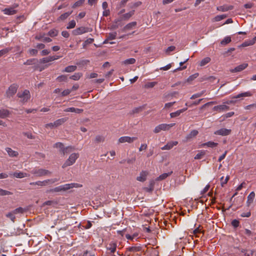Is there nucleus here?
Segmentation results:
<instances>
[{"mask_svg":"<svg viewBox=\"0 0 256 256\" xmlns=\"http://www.w3.org/2000/svg\"><path fill=\"white\" fill-rule=\"evenodd\" d=\"M79 158V154L74 152L70 154L68 158L64 162L62 165V168H65L68 166L73 165Z\"/></svg>","mask_w":256,"mask_h":256,"instance_id":"nucleus-1","label":"nucleus"},{"mask_svg":"<svg viewBox=\"0 0 256 256\" xmlns=\"http://www.w3.org/2000/svg\"><path fill=\"white\" fill-rule=\"evenodd\" d=\"M17 96L20 98V102L22 103L27 102L30 98V91L28 90H25L22 92H19L17 94Z\"/></svg>","mask_w":256,"mask_h":256,"instance_id":"nucleus-2","label":"nucleus"},{"mask_svg":"<svg viewBox=\"0 0 256 256\" xmlns=\"http://www.w3.org/2000/svg\"><path fill=\"white\" fill-rule=\"evenodd\" d=\"M31 173L38 177L50 175L51 174V172L50 171L44 168L34 169L32 170Z\"/></svg>","mask_w":256,"mask_h":256,"instance_id":"nucleus-3","label":"nucleus"},{"mask_svg":"<svg viewBox=\"0 0 256 256\" xmlns=\"http://www.w3.org/2000/svg\"><path fill=\"white\" fill-rule=\"evenodd\" d=\"M175 124L174 123L170 124H162L156 126L154 130V133H158L161 130H168L170 128L172 127Z\"/></svg>","mask_w":256,"mask_h":256,"instance_id":"nucleus-4","label":"nucleus"},{"mask_svg":"<svg viewBox=\"0 0 256 256\" xmlns=\"http://www.w3.org/2000/svg\"><path fill=\"white\" fill-rule=\"evenodd\" d=\"M18 88V86L16 84H12L10 86L6 92V94L8 97H12L16 92Z\"/></svg>","mask_w":256,"mask_h":256,"instance_id":"nucleus-5","label":"nucleus"},{"mask_svg":"<svg viewBox=\"0 0 256 256\" xmlns=\"http://www.w3.org/2000/svg\"><path fill=\"white\" fill-rule=\"evenodd\" d=\"M88 32V28L81 26L73 30L72 31V34L74 36H78L87 32Z\"/></svg>","mask_w":256,"mask_h":256,"instance_id":"nucleus-6","label":"nucleus"},{"mask_svg":"<svg viewBox=\"0 0 256 256\" xmlns=\"http://www.w3.org/2000/svg\"><path fill=\"white\" fill-rule=\"evenodd\" d=\"M63 192L66 191L74 188H80L82 185L77 183L66 184L62 185Z\"/></svg>","mask_w":256,"mask_h":256,"instance_id":"nucleus-7","label":"nucleus"},{"mask_svg":"<svg viewBox=\"0 0 256 256\" xmlns=\"http://www.w3.org/2000/svg\"><path fill=\"white\" fill-rule=\"evenodd\" d=\"M63 192L66 191L74 188H80L82 185L77 183L66 184L62 185Z\"/></svg>","mask_w":256,"mask_h":256,"instance_id":"nucleus-8","label":"nucleus"},{"mask_svg":"<svg viewBox=\"0 0 256 256\" xmlns=\"http://www.w3.org/2000/svg\"><path fill=\"white\" fill-rule=\"evenodd\" d=\"M18 6V4H14L12 7L6 8L3 10L4 14L7 15H13L17 12V10L14 8Z\"/></svg>","mask_w":256,"mask_h":256,"instance_id":"nucleus-9","label":"nucleus"},{"mask_svg":"<svg viewBox=\"0 0 256 256\" xmlns=\"http://www.w3.org/2000/svg\"><path fill=\"white\" fill-rule=\"evenodd\" d=\"M231 132V130L226 129L225 128H222L220 130H217L214 132L215 134L220 135L223 136H228L230 134Z\"/></svg>","mask_w":256,"mask_h":256,"instance_id":"nucleus-10","label":"nucleus"},{"mask_svg":"<svg viewBox=\"0 0 256 256\" xmlns=\"http://www.w3.org/2000/svg\"><path fill=\"white\" fill-rule=\"evenodd\" d=\"M118 15V17L116 20V22L118 24H120L123 21L128 20V13Z\"/></svg>","mask_w":256,"mask_h":256,"instance_id":"nucleus-11","label":"nucleus"},{"mask_svg":"<svg viewBox=\"0 0 256 256\" xmlns=\"http://www.w3.org/2000/svg\"><path fill=\"white\" fill-rule=\"evenodd\" d=\"M248 64L244 63L236 66L234 68L231 70L230 72H240L244 70L248 67Z\"/></svg>","mask_w":256,"mask_h":256,"instance_id":"nucleus-12","label":"nucleus"},{"mask_svg":"<svg viewBox=\"0 0 256 256\" xmlns=\"http://www.w3.org/2000/svg\"><path fill=\"white\" fill-rule=\"evenodd\" d=\"M228 106L224 104L219 106H214L212 108V110L214 111H225L229 110Z\"/></svg>","mask_w":256,"mask_h":256,"instance_id":"nucleus-13","label":"nucleus"},{"mask_svg":"<svg viewBox=\"0 0 256 256\" xmlns=\"http://www.w3.org/2000/svg\"><path fill=\"white\" fill-rule=\"evenodd\" d=\"M178 142L177 141H172L167 143L164 146L162 147V150H169L173 148V146L177 145Z\"/></svg>","mask_w":256,"mask_h":256,"instance_id":"nucleus-14","label":"nucleus"},{"mask_svg":"<svg viewBox=\"0 0 256 256\" xmlns=\"http://www.w3.org/2000/svg\"><path fill=\"white\" fill-rule=\"evenodd\" d=\"M148 174V172L146 171L142 170L140 174V176H138L136 180L140 182H144L146 179V176Z\"/></svg>","mask_w":256,"mask_h":256,"instance_id":"nucleus-15","label":"nucleus"},{"mask_svg":"<svg viewBox=\"0 0 256 256\" xmlns=\"http://www.w3.org/2000/svg\"><path fill=\"white\" fill-rule=\"evenodd\" d=\"M59 180V179L58 178H52V179H48L46 180L43 181H41L42 182V186H47L48 184H52L54 182H58Z\"/></svg>","mask_w":256,"mask_h":256,"instance_id":"nucleus-16","label":"nucleus"},{"mask_svg":"<svg viewBox=\"0 0 256 256\" xmlns=\"http://www.w3.org/2000/svg\"><path fill=\"white\" fill-rule=\"evenodd\" d=\"M234 8V6H228V5H224L217 7V10L219 11L222 12H226L229 10H232Z\"/></svg>","mask_w":256,"mask_h":256,"instance_id":"nucleus-17","label":"nucleus"},{"mask_svg":"<svg viewBox=\"0 0 256 256\" xmlns=\"http://www.w3.org/2000/svg\"><path fill=\"white\" fill-rule=\"evenodd\" d=\"M255 198V193L254 192H252L247 198L246 204L248 206L252 203Z\"/></svg>","mask_w":256,"mask_h":256,"instance_id":"nucleus-18","label":"nucleus"},{"mask_svg":"<svg viewBox=\"0 0 256 256\" xmlns=\"http://www.w3.org/2000/svg\"><path fill=\"white\" fill-rule=\"evenodd\" d=\"M35 38L38 40H41L44 42H52V39L48 37H44V36L39 35L36 36L35 37Z\"/></svg>","mask_w":256,"mask_h":256,"instance_id":"nucleus-19","label":"nucleus"},{"mask_svg":"<svg viewBox=\"0 0 256 256\" xmlns=\"http://www.w3.org/2000/svg\"><path fill=\"white\" fill-rule=\"evenodd\" d=\"M6 150L10 157H16L18 155V152L12 150L11 148H6Z\"/></svg>","mask_w":256,"mask_h":256,"instance_id":"nucleus-20","label":"nucleus"},{"mask_svg":"<svg viewBox=\"0 0 256 256\" xmlns=\"http://www.w3.org/2000/svg\"><path fill=\"white\" fill-rule=\"evenodd\" d=\"M53 147L58 149L60 152L62 154L64 148V144L60 142H58L54 144Z\"/></svg>","mask_w":256,"mask_h":256,"instance_id":"nucleus-21","label":"nucleus"},{"mask_svg":"<svg viewBox=\"0 0 256 256\" xmlns=\"http://www.w3.org/2000/svg\"><path fill=\"white\" fill-rule=\"evenodd\" d=\"M252 96V94L250 92H242L240 94H237L236 96H234V98H243L244 97H248L250 96Z\"/></svg>","mask_w":256,"mask_h":256,"instance_id":"nucleus-22","label":"nucleus"},{"mask_svg":"<svg viewBox=\"0 0 256 256\" xmlns=\"http://www.w3.org/2000/svg\"><path fill=\"white\" fill-rule=\"evenodd\" d=\"M10 175H12L14 177H16V178H23L29 176V174H27L22 172H15L13 174H10Z\"/></svg>","mask_w":256,"mask_h":256,"instance_id":"nucleus-23","label":"nucleus"},{"mask_svg":"<svg viewBox=\"0 0 256 256\" xmlns=\"http://www.w3.org/2000/svg\"><path fill=\"white\" fill-rule=\"evenodd\" d=\"M106 248L108 250H110V252L113 253L116 250V244L114 242H111L107 246Z\"/></svg>","mask_w":256,"mask_h":256,"instance_id":"nucleus-24","label":"nucleus"},{"mask_svg":"<svg viewBox=\"0 0 256 256\" xmlns=\"http://www.w3.org/2000/svg\"><path fill=\"white\" fill-rule=\"evenodd\" d=\"M154 184L155 182L154 180L150 181L148 186V187L144 188V190L147 192H152L154 190Z\"/></svg>","mask_w":256,"mask_h":256,"instance_id":"nucleus-25","label":"nucleus"},{"mask_svg":"<svg viewBox=\"0 0 256 256\" xmlns=\"http://www.w3.org/2000/svg\"><path fill=\"white\" fill-rule=\"evenodd\" d=\"M72 12V11L65 12L61 14L58 18V20H64L66 19Z\"/></svg>","mask_w":256,"mask_h":256,"instance_id":"nucleus-26","label":"nucleus"},{"mask_svg":"<svg viewBox=\"0 0 256 256\" xmlns=\"http://www.w3.org/2000/svg\"><path fill=\"white\" fill-rule=\"evenodd\" d=\"M136 22H134L129 23V36L132 34H134V33H136V34H138V32H137L138 30L132 31V32L130 30L131 29H132L134 27H135L136 26Z\"/></svg>","mask_w":256,"mask_h":256,"instance_id":"nucleus-27","label":"nucleus"},{"mask_svg":"<svg viewBox=\"0 0 256 256\" xmlns=\"http://www.w3.org/2000/svg\"><path fill=\"white\" fill-rule=\"evenodd\" d=\"M218 144L214 142H208L202 144L201 146L202 147L207 146L209 148H214L218 146Z\"/></svg>","mask_w":256,"mask_h":256,"instance_id":"nucleus-28","label":"nucleus"},{"mask_svg":"<svg viewBox=\"0 0 256 256\" xmlns=\"http://www.w3.org/2000/svg\"><path fill=\"white\" fill-rule=\"evenodd\" d=\"M76 66H68L65 68L64 70H62L63 72H70L75 71L76 70Z\"/></svg>","mask_w":256,"mask_h":256,"instance_id":"nucleus-29","label":"nucleus"},{"mask_svg":"<svg viewBox=\"0 0 256 256\" xmlns=\"http://www.w3.org/2000/svg\"><path fill=\"white\" fill-rule=\"evenodd\" d=\"M38 62V60L36 58H30L26 62L24 63V65H32L37 64Z\"/></svg>","mask_w":256,"mask_h":256,"instance_id":"nucleus-30","label":"nucleus"},{"mask_svg":"<svg viewBox=\"0 0 256 256\" xmlns=\"http://www.w3.org/2000/svg\"><path fill=\"white\" fill-rule=\"evenodd\" d=\"M74 148L72 146H68L66 147H64V152H62V154L65 155L68 154H70L72 152V151H74Z\"/></svg>","mask_w":256,"mask_h":256,"instance_id":"nucleus-31","label":"nucleus"},{"mask_svg":"<svg viewBox=\"0 0 256 256\" xmlns=\"http://www.w3.org/2000/svg\"><path fill=\"white\" fill-rule=\"evenodd\" d=\"M67 120L66 118H60L55 122H54V124H55V127H58V126L62 124L64 122H66Z\"/></svg>","mask_w":256,"mask_h":256,"instance_id":"nucleus-32","label":"nucleus"},{"mask_svg":"<svg viewBox=\"0 0 256 256\" xmlns=\"http://www.w3.org/2000/svg\"><path fill=\"white\" fill-rule=\"evenodd\" d=\"M172 172H170L168 173H164L158 177L156 179L157 180H162L166 178L168 176L171 175Z\"/></svg>","mask_w":256,"mask_h":256,"instance_id":"nucleus-33","label":"nucleus"},{"mask_svg":"<svg viewBox=\"0 0 256 256\" xmlns=\"http://www.w3.org/2000/svg\"><path fill=\"white\" fill-rule=\"evenodd\" d=\"M232 41L231 38L229 36L225 37L221 42L220 44L222 46L226 45Z\"/></svg>","mask_w":256,"mask_h":256,"instance_id":"nucleus-34","label":"nucleus"},{"mask_svg":"<svg viewBox=\"0 0 256 256\" xmlns=\"http://www.w3.org/2000/svg\"><path fill=\"white\" fill-rule=\"evenodd\" d=\"M210 61V58L209 57H206L202 59L200 62V66H204Z\"/></svg>","mask_w":256,"mask_h":256,"instance_id":"nucleus-35","label":"nucleus"},{"mask_svg":"<svg viewBox=\"0 0 256 256\" xmlns=\"http://www.w3.org/2000/svg\"><path fill=\"white\" fill-rule=\"evenodd\" d=\"M206 154V152L205 150H202L199 152L196 156H194L195 160H200L201 159L203 156H204Z\"/></svg>","mask_w":256,"mask_h":256,"instance_id":"nucleus-36","label":"nucleus"},{"mask_svg":"<svg viewBox=\"0 0 256 256\" xmlns=\"http://www.w3.org/2000/svg\"><path fill=\"white\" fill-rule=\"evenodd\" d=\"M83 110L76 108H69L64 110V112H81Z\"/></svg>","mask_w":256,"mask_h":256,"instance_id":"nucleus-37","label":"nucleus"},{"mask_svg":"<svg viewBox=\"0 0 256 256\" xmlns=\"http://www.w3.org/2000/svg\"><path fill=\"white\" fill-rule=\"evenodd\" d=\"M53 60H54V58H52V56H50L44 58L40 59V62L45 64V63H47V62H52Z\"/></svg>","mask_w":256,"mask_h":256,"instance_id":"nucleus-38","label":"nucleus"},{"mask_svg":"<svg viewBox=\"0 0 256 256\" xmlns=\"http://www.w3.org/2000/svg\"><path fill=\"white\" fill-rule=\"evenodd\" d=\"M82 76V74L80 72L75 73L74 75L70 77V78L74 80H78Z\"/></svg>","mask_w":256,"mask_h":256,"instance_id":"nucleus-39","label":"nucleus"},{"mask_svg":"<svg viewBox=\"0 0 256 256\" xmlns=\"http://www.w3.org/2000/svg\"><path fill=\"white\" fill-rule=\"evenodd\" d=\"M139 234L138 232H134L132 235L129 234V240L134 241V240H137L138 238Z\"/></svg>","mask_w":256,"mask_h":256,"instance_id":"nucleus-40","label":"nucleus"},{"mask_svg":"<svg viewBox=\"0 0 256 256\" xmlns=\"http://www.w3.org/2000/svg\"><path fill=\"white\" fill-rule=\"evenodd\" d=\"M104 137L102 136L98 135L96 136L94 141L96 143L102 142L104 140Z\"/></svg>","mask_w":256,"mask_h":256,"instance_id":"nucleus-41","label":"nucleus"},{"mask_svg":"<svg viewBox=\"0 0 256 256\" xmlns=\"http://www.w3.org/2000/svg\"><path fill=\"white\" fill-rule=\"evenodd\" d=\"M58 30H56V29H52V30H50L48 32V35L51 37H54V36H56L58 35Z\"/></svg>","mask_w":256,"mask_h":256,"instance_id":"nucleus-42","label":"nucleus"},{"mask_svg":"<svg viewBox=\"0 0 256 256\" xmlns=\"http://www.w3.org/2000/svg\"><path fill=\"white\" fill-rule=\"evenodd\" d=\"M198 134V131L196 130H192L186 136L187 139L192 138L196 136Z\"/></svg>","mask_w":256,"mask_h":256,"instance_id":"nucleus-43","label":"nucleus"},{"mask_svg":"<svg viewBox=\"0 0 256 256\" xmlns=\"http://www.w3.org/2000/svg\"><path fill=\"white\" fill-rule=\"evenodd\" d=\"M254 44V42L252 40H250L248 41H245L243 42L240 46L242 47H246L250 46H252Z\"/></svg>","mask_w":256,"mask_h":256,"instance_id":"nucleus-44","label":"nucleus"},{"mask_svg":"<svg viewBox=\"0 0 256 256\" xmlns=\"http://www.w3.org/2000/svg\"><path fill=\"white\" fill-rule=\"evenodd\" d=\"M214 103H215V102H207L206 104L203 105L202 106L201 108L203 110H208L206 109V108H208L209 106H212Z\"/></svg>","mask_w":256,"mask_h":256,"instance_id":"nucleus-45","label":"nucleus"},{"mask_svg":"<svg viewBox=\"0 0 256 256\" xmlns=\"http://www.w3.org/2000/svg\"><path fill=\"white\" fill-rule=\"evenodd\" d=\"M94 39L92 38H89L87 39L86 40H85L84 42L82 44L83 48H86L87 46V45L92 43L94 42Z\"/></svg>","mask_w":256,"mask_h":256,"instance_id":"nucleus-46","label":"nucleus"},{"mask_svg":"<svg viewBox=\"0 0 256 256\" xmlns=\"http://www.w3.org/2000/svg\"><path fill=\"white\" fill-rule=\"evenodd\" d=\"M245 109L253 111L256 110V103L246 106Z\"/></svg>","mask_w":256,"mask_h":256,"instance_id":"nucleus-47","label":"nucleus"},{"mask_svg":"<svg viewBox=\"0 0 256 256\" xmlns=\"http://www.w3.org/2000/svg\"><path fill=\"white\" fill-rule=\"evenodd\" d=\"M84 2V0H79L76 2L72 6V8H74L77 7L81 6Z\"/></svg>","mask_w":256,"mask_h":256,"instance_id":"nucleus-48","label":"nucleus"},{"mask_svg":"<svg viewBox=\"0 0 256 256\" xmlns=\"http://www.w3.org/2000/svg\"><path fill=\"white\" fill-rule=\"evenodd\" d=\"M12 193L10 191L4 190L0 188V196H4L6 195H11Z\"/></svg>","mask_w":256,"mask_h":256,"instance_id":"nucleus-49","label":"nucleus"},{"mask_svg":"<svg viewBox=\"0 0 256 256\" xmlns=\"http://www.w3.org/2000/svg\"><path fill=\"white\" fill-rule=\"evenodd\" d=\"M76 24V23L75 20H72L68 22V24L66 26V28L67 29L73 28L75 27Z\"/></svg>","mask_w":256,"mask_h":256,"instance_id":"nucleus-50","label":"nucleus"},{"mask_svg":"<svg viewBox=\"0 0 256 256\" xmlns=\"http://www.w3.org/2000/svg\"><path fill=\"white\" fill-rule=\"evenodd\" d=\"M116 32H112L109 33L107 36L106 38H108V40H112L116 38Z\"/></svg>","mask_w":256,"mask_h":256,"instance_id":"nucleus-51","label":"nucleus"},{"mask_svg":"<svg viewBox=\"0 0 256 256\" xmlns=\"http://www.w3.org/2000/svg\"><path fill=\"white\" fill-rule=\"evenodd\" d=\"M57 80L58 82H66L68 80V76L62 75L57 78Z\"/></svg>","mask_w":256,"mask_h":256,"instance_id":"nucleus-52","label":"nucleus"},{"mask_svg":"<svg viewBox=\"0 0 256 256\" xmlns=\"http://www.w3.org/2000/svg\"><path fill=\"white\" fill-rule=\"evenodd\" d=\"M24 212V208L20 207L14 210L12 212L14 214H22Z\"/></svg>","mask_w":256,"mask_h":256,"instance_id":"nucleus-53","label":"nucleus"},{"mask_svg":"<svg viewBox=\"0 0 256 256\" xmlns=\"http://www.w3.org/2000/svg\"><path fill=\"white\" fill-rule=\"evenodd\" d=\"M226 17V14H222V15H218L215 16L214 18V21L216 22H219L224 18Z\"/></svg>","mask_w":256,"mask_h":256,"instance_id":"nucleus-54","label":"nucleus"},{"mask_svg":"<svg viewBox=\"0 0 256 256\" xmlns=\"http://www.w3.org/2000/svg\"><path fill=\"white\" fill-rule=\"evenodd\" d=\"M6 216L9 218L10 219V220L12 222H14V220H15V216H14V214L11 212L8 214H6Z\"/></svg>","mask_w":256,"mask_h":256,"instance_id":"nucleus-55","label":"nucleus"},{"mask_svg":"<svg viewBox=\"0 0 256 256\" xmlns=\"http://www.w3.org/2000/svg\"><path fill=\"white\" fill-rule=\"evenodd\" d=\"M198 76V73H196L194 74H192L187 79V81L188 82H190L192 80H194L195 78H196Z\"/></svg>","mask_w":256,"mask_h":256,"instance_id":"nucleus-56","label":"nucleus"},{"mask_svg":"<svg viewBox=\"0 0 256 256\" xmlns=\"http://www.w3.org/2000/svg\"><path fill=\"white\" fill-rule=\"evenodd\" d=\"M229 179H230V176H226V178L224 180V176H222L220 178L222 186H224L228 182Z\"/></svg>","mask_w":256,"mask_h":256,"instance_id":"nucleus-57","label":"nucleus"},{"mask_svg":"<svg viewBox=\"0 0 256 256\" xmlns=\"http://www.w3.org/2000/svg\"><path fill=\"white\" fill-rule=\"evenodd\" d=\"M10 49L9 48H6L0 50V58L2 56L6 54L10 51Z\"/></svg>","mask_w":256,"mask_h":256,"instance_id":"nucleus-58","label":"nucleus"},{"mask_svg":"<svg viewBox=\"0 0 256 256\" xmlns=\"http://www.w3.org/2000/svg\"><path fill=\"white\" fill-rule=\"evenodd\" d=\"M38 52V51L36 49H30L28 50V54H29L32 56H36Z\"/></svg>","mask_w":256,"mask_h":256,"instance_id":"nucleus-59","label":"nucleus"},{"mask_svg":"<svg viewBox=\"0 0 256 256\" xmlns=\"http://www.w3.org/2000/svg\"><path fill=\"white\" fill-rule=\"evenodd\" d=\"M156 83L157 82H148L145 84L144 87L146 88H152L156 84Z\"/></svg>","mask_w":256,"mask_h":256,"instance_id":"nucleus-60","label":"nucleus"},{"mask_svg":"<svg viewBox=\"0 0 256 256\" xmlns=\"http://www.w3.org/2000/svg\"><path fill=\"white\" fill-rule=\"evenodd\" d=\"M140 250V246H129V252H138Z\"/></svg>","mask_w":256,"mask_h":256,"instance_id":"nucleus-61","label":"nucleus"},{"mask_svg":"<svg viewBox=\"0 0 256 256\" xmlns=\"http://www.w3.org/2000/svg\"><path fill=\"white\" fill-rule=\"evenodd\" d=\"M202 232V228H200V226H199L198 228H196L193 231V233L194 235L198 237L199 236H198V234H200Z\"/></svg>","mask_w":256,"mask_h":256,"instance_id":"nucleus-62","label":"nucleus"},{"mask_svg":"<svg viewBox=\"0 0 256 256\" xmlns=\"http://www.w3.org/2000/svg\"><path fill=\"white\" fill-rule=\"evenodd\" d=\"M244 234L248 237H251L254 235L253 232L247 228L244 229Z\"/></svg>","mask_w":256,"mask_h":256,"instance_id":"nucleus-63","label":"nucleus"},{"mask_svg":"<svg viewBox=\"0 0 256 256\" xmlns=\"http://www.w3.org/2000/svg\"><path fill=\"white\" fill-rule=\"evenodd\" d=\"M232 225L235 228H238L240 225V222L236 220H234L232 222Z\"/></svg>","mask_w":256,"mask_h":256,"instance_id":"nucleus-64","label":"nucleus"}]
</instances>
